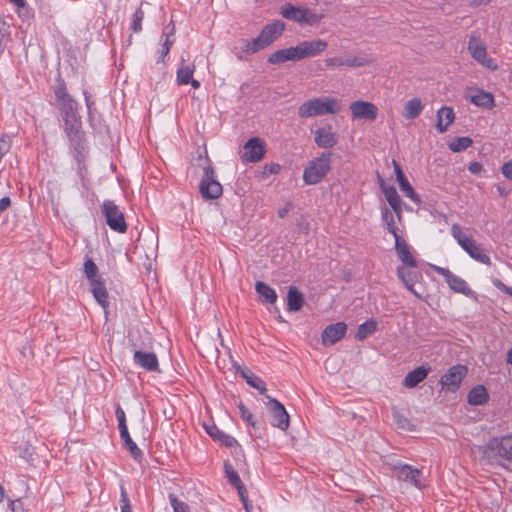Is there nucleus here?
Wrapping results in <instances>:
<instances>
[{"label": "nucleus", "instance_id": "obj_1", "mask_svg": "<svg viewBox=\"0 0 512 512\" xmlns=\"http://www.w3.org/2000/svg\"><path fill=\"white\" fill-rule=\"evenodd\" d=\"M327 47L328 43L323 39L302 41L294 47L280 49L271 53L267 61L270 64H281L286 61H300L305 58L320 55Z\"/></svg>", "mask_w": 512, "mask_h": 512}, {"label": "nucleus", "instance_id": "obj_2", "mask_svg": "<svg viewBox=\"0 0 512 512\" xmlns=\"http://www.w3.org/2000/svg\"><path fill=\"white\" fill-rule=\"evenodd\" d=\"M130 341L135 348L134 361L137 365L148 371H159L156 354L142 352L141 349L152 346V338L146 330H135L130 334Z\"/></svg>", "mask_w": 512, "mask_h": 512}, {"label": "nucleus", "instance_id": "obj_3", "mask_svg": "<svg viewBox=\"0 0 512 512\" xmlns=\"http://www.w3.org/2000/svg\"><path fill=\"white\" fill-rule=\"evenodd\" d=\"M340 110L341 105L338 99L328 96L314 97L303 102L298 107V116L302 119H306L328 114H337Z\"/></svg>", "mask_w": 512, "mask_h": 512}, {"label": "nucleus", "instance_id": "obj_4", "mask_svg": "<svg viewBox=\"0 0 512 512\" xmlns=\"http://www.w3.org/2000/svg\"><path fill=\"white\" fill-rule=\"evenodd\" d=\"M451 234L471 258L486 265L491 264V260L484 249L470 238L458 224L451 226Z\"/></svg>", "mask_w": 512, "mask_h": 512}, {"label": "nucleus", "instance_id": "obj_5", "mask_svg": "<svg viewBox=\"0 0 512 512\" xmlns=\"http://www.w3.org/2000/svg\"><path fill=\"white\" fill-rule=\"evenodd\" d=\"M331 169V153H322L311 160L303 172V180L308 185H316Z\"/></svg>", "mask_w": 512, "mask_h": 512}, {"label": "nucleus", "instance_id": "obj_6", "mask_svg": "<svg viewBox=\"0 0 512 512\" xmlns=\"http://www.w3.org/2000/svg\"><path fill=\"white\" fill-rule=\"evenodd\" d=\"M282 17L293 20L301 25L318 24L324 17L323 14L316 13L306 7H297L292 4H286L281 10Z\"/></svg>", "mask_w": 512, "mask_h": 512}, {"label": "nucleus", "instance_id": "obj_7", "mask_svg": "<svg viewBox=\"0 0 512 512\" xmlns=\"http://www.w3.org/2000/svg\"><path fill=\"white\" fill-rule=\"evenodd\" d=\"M485 454L503 459V465L512 471V435L491 439L485 447Z\"/></svg>", "mask_w": 512, "mask_h": 512}, {"label": "nucleus", "instance_id": "obj_8", "mask_svg": "<svg viewBox=\"0 0 512 512\" xmlns=\"http://www.w3.org/2000/svg\"><path fill=\"white\" fill-rule=\"evenodd\" d=\"M102 213L106 219L109 228L118 233H125L127 231V224L125 221L124 213L120 210L111 200H105L102 204Z\"/></svg>", "mask_w": 512, "mask_h": 512}, {"label": "nucleus", "instance_id": "obj_9", "mask_svg": "<svg viewBox=\"0 0 512 512\" xmlns=\"http://www.w3.org/2000/svg\"><path fill=\"white\" fill-rule=\"evenodd\" d=\"M64 131L75 150L83 149L84 135L80 118L76 113L63 115Z\"/></svg>", "mask_w": 512, "mask_h": 512}, {"label": "nucleus", "instance_id": "obj_10", "mask_svg": "<svg viewBox=\"0 0 512 512\" xmlns=\"http://www.w3.org/2000/svg\"><path fill=\"white\" fill-rule=\"evenodd\" d=\"M199 189L202 197L206 200L217 199L222 195V185L215 179V172L211 165L204 168Z\"/></svg>", "mask_w": 512, "mask_h": 512}, {"label": "nucleus", "instance_id": "obj_11", "mask_svg": "<svg viewBox=\"0 0 512 512\" xmlns=\"http://www.w3.org/2000/svg\"><path fill=\"white\" fill-rule=\"evenodd\" d=\"M468 51L472 58L485 68L495 71L498 69V64L492 58L487 57V50L485 44L476 36H471L468 42Z\"/></svg>", "mask_w": 512, "mask_h": 512}, {"label": "nucleus", "instance_id": "obj_12", "mask_svg": "<svg viewBox=\"0 0 512 512\" xmlns=\"http://www.w3.org/2000/svg\"><path fill=\"white\" fill-rule=\"evenodd\" d=\"M265 153V142L259 137H252L243 146L241 160L244 163H257L264 158Z\"/></svg>", "mask_w": 512, "mask_h": 512}, {"label": "nucleus", "instance_id": "obj_13", "mask_svg": "<svg viewBox=\"0 0 512 512\" xmlns=\"http://www.w3.org/2000/svg\"><path fill=\"white\" fill-rule=\"evenodd\" d=\"M354 120H367L373 122L378 117V107L369 101L357 100L349 105Z\"/></svg>", "mask_w": 512, "mask_h": 512}, {"label": "nucleus", "instance_id": "obj_14", "mask_svg": "<svg viewBox=\"0 0 512 512\" xmlns=\"http://www.w3.org/2000/svg\"><path fill=\"white\" fill-rule=\"evenodd\" d=\"M267 399V407L272 417V426L286 431L289 427L290 419L285 407L277 399L271 398L269 395H267Z\"/></svg>", "mask_w": 512, "mask_h": 512}, {"label": "nucleus", "instance_id": "obj_15", "mask_svg": "<svg viewBox=\"0 0 512 512\" xmlns=\"http://www.w3.org/2000/svg\"><path fill=\"white\" fill-rule=\"evenodd\" d=\"M371 63L372 60L355 55H347L345 57L333 56L325 59V65L328 68H337L342 66H346L349 68H359L370 65Z\"/></svg>", "mask_w": 512, "mask_h": 512}, {"label": "nucleus", "instance_id": "obj_16", "mask_svg": "<svg viewBox=\"0 0 512 512\" xmlns=\"http://www.w3.org/2000/svg\"><path fill=\"white\" fill-rule=\"evenodd\" d=\"M54 94H55L59 109L61 110L63 115L76 113L77 102L67 92V89H66V86H65V83L63 80L58 81V83L55 87V90H54Z\"/></svg>", "mask_w": 512, "mask_h": 512}, {"label": "nucleus", "instance_id": "obj_17", "mask_svg": "<svg viewBox=\"0 0 512 512\" xmlns=\"http://www.w3.org/2000/svg\"><path fill=\"white\" fill-rule=\"evenodd\" d=\"M433 269L445 278L447 284L453 291L462 293L465 296H472L474 294V292L468 287L465 280L454 275L449 269L439 266H433Z\"/></svg>", "mask_w": 512, "mask_h": 512}, {"label": "nucleus", "instance_id": "obj_18", "mask_svg": "<svg viewBox=\"0 0 512 512\" xmlns=\"http://www.w3.org/2000/svg\"><path fill=\"white\" fill-rule=\"evenodd\" d=\"M393 471L396 472L398 480L408 482L416 488H422L421 470L414 468L408 464H400L393 466Z\"/></svg>", "mask_w": 512, "mask_h": 512}, {"label": "nucleus", "instance_id": "obj_19", "mask_svg": "<svg viewBox=\"0 0 512 512\" xmlns=\"http://www.w3.org/2000/svg\"><path fill=\"white\" fill-rule=\"evenodd\" d=\"M467 374V367L464 365L452 366L447 373L441 377V384L450 391H455Z\"/></svg>", "mask_w": 512, "mask_h": 512}, {"label": "nucleus", "instance_id": "obj_20", "mask_svg": "<svg viewBox=\"0 0 512 512\" xmlns=\"http://www.w3.org/2000/svg\"><path fill=\"white\" fill-rule=\"evenodd\" d=\"M466 98L475 106L492 109L495 106L494 96L482 89L470 88L466 92Z\"/></svg>", "mask_w": 512, "mask_h": 512}, {"label": "nucleus", "instance_id": "obj_21", "mask_svg": "<svg viewBox=\"0 0 512 512\" xmlns=\"http://www.w3.org/2000/svg\"><path fill=\"white\" fill-rule=\"evenodd\" d=\"M314 134L315 143L320 148L329 149L334 147L338 142L337 135L333 131L331 124H326L316 129Z\"/></svg>", "mask_w": 512, "mask_h": 512}, {"label": "nucleus", "instance_id": "obj_22", "mask_svg": "<svg viewBox=\"0 0 512 512\" xmlns=\"http://www.w3.org/2000/svg\"><path fill=\"white\" fill-rule=\"evenodd\" d=\"M346 330L347 325L344 322L328 325L321 335L323 344L333 345L340 341L345 336Z\"/></svg>", "mask_w": 512, "mask_h": 512}, {"label": "nucleus", "instance_id": "obj_23", "mask_svg": "<svg viewBox=\"0 0 512 512\" xmlns=\"http://www.w3.org/2000/svg\"><path fill=\"white\" fill-rule=\"evenodd\" d=\"M380 188L387 202L391 206L392 210L395 212L397 218L400 220L402 215V201L399 194L397 193L396 188L394 186L386 185L382 179H380Z\"/></svg>", "mask_w": 512, "mask_h": 512}, {"label": "nucleus", "instance_id": "obj_24", "mask_svg": "<svg viewBox=\"0 0 512 512\" xmlns=\"http://www.w3.org/2000/svg\"><path fill=\"white\" fill-rule=\"evenodd\" d=\"M285 29V24L281 21H276L267 24L260 32V36L266 46H269L278 37H280Z\"/></svg>", "mask_w": 512, "mask_h": 512}, {"label": "nucleus", "instance_id": "obj_25", "mask_svg": "<svg viewBox=\"0 0 512 512\" xmlns=\"http://www.w3.org/2000/svg\"><path fill=\"white\" fill-rule=\"evenodd\" d=\"M395 239V250L399 259L402 261L404 266L415 268L416 260L409 250V246L405 240L400 236L394 237Z\"/></svg>", "mask_w": 512, "mask_h": 512}, {"label": "nucleus", "instance_id": "obj_26", "mask_svg": "<svg viewBox=\"0 0 512 512\" xmlns=\"http://www.w3.org/2000/svg\"><path fill=\"white\" fill-rule=\"evenodd\" d=\"M454 120H455L454 110L449 106L441 107L437 112L436 130L439 133L446 132Z\"/></svg>", "mask_w": 512, "mask_h": 512}, {"label": "nucleus", "instance_id": "obj_27", "mask_svg": "<svg viewBox=\"0 0 512 512\" xmlns=\"http://www.w3.org/2000/svg\"><path fill=\"white\" fill-rule=\"evenodd\" d=\"M428 372L429 369L425 368L424 366L417 367L405 376L402 382L403 386L406 388L416 387L427 377Z\"/></svg>", "mask_w": 512, "mask_h": 512}, {"label": "nucleus", "instance_id": "obj_28", "mask_svg": "<svg viewBox=\"0 0 512 512\" xmlns=\"http://www.w3.org/2000/svg\"><path fill=\"white\" fill-rule=\"evenodd\" d=\"M304 304L303 294L294 286L289 287L287 293V309L290 312L299 311Z\"/></svg>", "mask_w": 512, "mask_h": 512}, {"label": "nucleus", "instance_id": "obj_29", "mask_svg": "<svg viewBox=\"0 0 512 512\" xmlns=\"http://www.w3.org/2000/svg\"><path fill=\"white\" fill-rule=\"evenodd\" d=\"M423 108L424 106L419 98H412L406 102L403 116L405 119L413 120L421 114Z\"/></svg>", "mask_w": 512, "mask_h": 512}, {"label": "nucleus", "instance_id": "obj_30", "mask_svg": "<svg viewBox=\"0 0 512 512\" xmlns=\"http://www.w3.org/2000/svg\"><path fill=\"white\" fill-rule=\"evenodd\" d=\"M467 399L471 405H483L488 401L489 395L483 385H478L470 390Z\"/></svg>", "mask_w": 512, "mask_h": 512}, {"label": "nucleus", "instance_id": "obj_31", "mask_svg": "<svg viewBox=\"0 0 512 512\" xmlns=\"http://www.w3.org/2000/svg\"><path fill=\"white\" fill-rule=\"evenodd\" d=\"M207 433L215 440L219 441L221 444L225 445L226 447H232L234 446L237 441L235 438H233L230 435L225 434L222 432L217 426L212 425L206 427Z\"/></svg>", "mask_w": 512, "mask_h": 512}, {"label": "nucleus", "instance_id": "obj_32", "mask_svg": "<svg viewBox=\"0 0 512 512\" xmlns=\"http://www.w3.org/2000/svg\"><path fill=\"white\" fill-rule=\"evenodd\" d=\"M224 472L230 484L237 489L238 494H243V491H245V486L242 483L237 471L228 461L224 462Z\"/></svg>", "mask_w": 512, "mask_h": 512}, {"label": "nucleus", "instance_id": "obj_33", "mask_svg": "<svg viewBox=\"0 0 512 512\" xmlns=\"http://www.w3.org/2000/svg\"><path fill=\"white\" fill-rule=\"evenodd\" d=\"M255 290L265 302L274 304L277 301L276 291L268 284L262 281H257L255 284Z\"/></svg>", "mask_w": 512, "mask_h": 512}, {"label": "nucleus", "instance_id": "obj_34", "mask_svg": "<svg viewBox=\"0 0 512 512\" xmlns=\"http://www.w3.org/2000/svg\"><path fill=\"white\" fill-rule=\"evenodd\" d=\"M92 286V293L96 301L104 308L106 309L108 307V293L104 286V283L99 280L90 283Z\"/></svg>", "mask_w": 512, "mask_h": 512}, {"label": "nucleus", "instance_id": "obj_35", "mask_svg": "<svg viewBox=\"0 0 512 512\" xmlns=\"http://www.w3.org/2000/svg\"><path fill=\"white\" fill-rule=\"evenodd\" d=\"M194 71V64H188L182 60L180 66L177 69V83L180 85L189 84L190 78L193 76Z\"/></svg>", "mask_w": 512, "mask_h": 512}, {"label": "nucleus", "instance_id": "obj_36", "mask_svg": "<svg viewBox=\"0 0 512 512\" xmlns=\"http://www.w3.org/2000/svg\"><path fill=\"white\" fill-rule=\"evenodd\" d=\"M242 42L244 43L243 52L247 55L254 54L267 47L260 35L256 38L242 40Z\"/></svg>", "mask_w": 512, "mask_h": 512}, {"label": "nucleus", "instance_id": "obj_37", "mask_svg": "<svg viewBox=\"0 0 512 512\" xmlns=\"http://www.w3.org/2000/svg\"><path fill=\"white\" fill-rule=\"evenodd\" d=\"M241 376L245 379L246 383L249 386L257 389L261 394L266 393V391H267L266 385H265V382L261 378L254 375L251 372H247L244 370L241 371Z\"/></svg>", "mask_w": 512, "mask_h": 512}, {"label": "nucleus", "instance_id": "obj_38", "mask_svg": "<svg viewBox=\"0 0 512 512\" xmlns=\"http://www.w3.org/2000/svg\"><path fill=\"white\" fill-rule=\"evenodd\" d=\"M377 328V323L374 320H368L359 325L356 332V339L364 340L368 335L374 333Z\"/></svg>", "mask_w": 512, "mask_h": 512}, {"label": "nucleus", "instance_id": "obj_39", "mask_svg": "<svg viewBox=\"0 0 512 512\" xmlns=\"http://www.w3.org/2000/svg\"><path fill=\"white\" fill-rule=\"evenodd\" d=\"M473 141L470 137H456L449 142L448 147L453 152H461L472 145Z\"/></svg>", "mask_w": 512, "mask_h": 512}, {"label": "nucleus", "instance_id": "obj_40", "mask_svg": "<svg viewBox=\"0 0 512 512\" xmlns=\"http://www.w3.org/2000/svg\"><path fill=\"white\" fill-rule=\"evenodd\" d=\"M399 188L402 191V193L408 197L410 200H412L416 204L421 203V199L419 195L414 191L412 185L409 183L407 178L403 181L398 182Z\"/></svg>", "mask_w": 512, "mask_h": 512}, {"label": "nucleus", "instance_id": "obj_41", "mask_svg": "<svg viewBox=\"0 0 512 512\" xmlns=\"http://www.w3.org/2000/svg\"><path fill=\"white\" fill-rule=\"evenodd\" d=\"M382 220L385 223L388 232H390L393 235V237L399 236L397 228L394 223V216L387 207H384L382 209Z\"/></svg>", "mask_w": 512, "mask_h": 512}, {"label": "nucleus", "instance_id": "obj_42", "mask_svg": "<svg viewBox=\"0 0 512 512\" xmlns=\"http://www.w3.org/2000/svg\"><path fill=\"white\" fill-rule=\"evenodd\" d=\"M84 273H85L86 277L88 278V280L90 281V283L100 280L97 277L98 267L96 266V264L93 262L92 259H87L85 261Z\"/></svg>", "mask_w": 512, "mask_h": 512}, {"label": "nucleus", "instance_id": "obj_43", "mask_svg": "<svg viewBox=\"0 0 512 512\" xmlns=\"http://www.w3.org/2000/svg\"><path fill=\"white\" fill-rule=\"evenodd\" d=\"M409 268L410 267H407V266L405 267L404 265L403 266H399L397 268L398 277L403 282H404V279H406V277L410 278L411 282H416L419 273L417 271L411 270Z\"/></svg>", "mask_w": 512, "mask_h": 512}, {"label": "nucleus", "instance_id": "obj_44", "mask_svg": "<svg viewBox=\"0 0 512 512\" xmlns=\"http://www.w3.org/2000/svg\"><path fill=\"white\" fill-rule=\"evenodd\" d=\"M122 440L124 441L125 443V446L126 448L130 451V453L134 456V457H139L141 456L142 452L141 450L137 447V445L133 442V440L131 439L129 433H127V436H121Z\"/></svg>", "mask_w": 512, "mask_h": 512}, {"label": "nucleus", "instance_id": "obj_45", "mask_svg": "<svg viewBox=\"0 0 512 512\" xmlns=\"http://www.w3.org/2000/svg\"><path fill=\"white\" fill-rule=\"evenodd\" d=\"M144 18V12L141 8H138L133 15V23L131 29L134 32H140L142 30V21Z\"/></svg>", "mask_w": 512, "mask_h": 512}, {"label": "nucleus", "instance_id": "obj_46", "mask_svg": "<svg viewBox=\"0 0 512 512\" xmlns=\"http://www.w3.org/2000/svg\"><path fill=\"white\" fill-rule=\"evenodd\" d=\"M238 408L240 410L241 417L252 427L255 428L256 422L253 420V414L247 409V407L242 402L238 404Z\"/></svg>", "mask_w": 512, "mask_h": 512}, {"label": "nucleus", "instance_id": "obj_47", "mask_svg": "<svg viewBox=\"0 0 512 512\" xmlns=\"http://www.w3.org/2000/svg\"><path fill=\"white\" fill-rule=\"evenodd\" d=\"M170 502L174 512H188V505L182 501H179L176 496L170 495Z\"/></svg>", "mask_w": 512, "mask_h": 512}, {"label": "nucleus", "instance_id": "obj_48", "mask_svg": "<svg viewBox=\"0 0 512 512\" xmlns=\"http://www.w3.org/2000/svg\"><path fill=\"white\" fill-rule=\"evenodd\" d=\"M121 512H131L130 502L124 487H121Z\"/></svg>", "mask_w": 512, "mask_h": 512}, {"label": "nucleus", "instance_id": "obj_49", "mask_svg": "<svg viewBox=\"0 0 512 512\" xmlns=\"http://www.w3.org/2000/svg\"><path fill=\"white\" fill-rule=\"evenodd\" d=\"M501 172L506 179L512 181V160L502 165Z\"/></svg>", "mask_w": 512, "mask_h": 512}, {"label": "nucleus", "instance_id": "obj_50", "mask_svg": "<svg viewBox=\"0 0 512 512\" xmlns=\"http://www.w3.org/2000/svg\"><path fill=\"white\" fill-rule=\"evenodd\" d=\"M392 164H393L397 182L405 180L406 177L401 169L400 164L396 160H393Z\"/></svg>", "mask_w": 512, "mask_h": 512}, {"label": "nucleus", "instance_id": "obj_51", "mask_svg": "<svg viewBox=\"0 0 512 512\" xmlns=\"http://www.w3.org/2000/svg\"><path fill=\"white\" fill-rule=\"evenodd\" d=\"M10 507L12 512H25L23 503L21 502L20 499L11 501Z\"/></svg>", "mask_w": 512, "mask_h": 512}, {"label": "nucleus", "instance_id": "obj_52", "mask_svg": "<svg viewBox=\"0 0 512 512\" xmlns=\"http://www.w3.org/2000/svg\"><path fill=\"white\" fill-rule=\"evenodd\" d=\"M468 170L472 174H479L483 170V166L480 162H471L468 166Z\"/></svg>", "mask_w": 512, "mask_h": 512}, {"label": "nucleus", "instance_id": "obj_53", "mask_svg": "<svg viewBox=\"0 0 512 512\" xmlns=\"http://www.w3.org/2000/svg\"><path fill=\"white\" fill-rule=\"evenodd\" d=\"M83 95L85 98V103H86L88 113L91 114V109H92V106L94 105V101L91 99V94L87 90L83 91Z\"/></svg>", "mask_w": 512, "mask_h": 512}, {"label": "nucleus", "instance_id": "obj_54", "mask_svg": "<svg viewBox=\"0 0 512 512\" xmlns=\"http://www.w3.org/2000/svg\"><path fill=\"white\" fill-rule=\"evenodd\" d=\"M414 284H415V282H411L410 278L406 277V279H404V285L406 286V288L410 292H412L416 297L421 298V295L418 292H416V290L414 289Z\"/></svg>", "mask_w": 512, "mask_h": 512}, {"label": "nucleus", "instance_id": "obj_55", "mask_svg": "<svg viewBox=\"0 0 512 512\" xmlns=\"http://www.w3.org/2000/svg\"><path fill=\"white\" fill-rule=\"evenodd\" d=\"M239 496H240V499L243 503V506H244L246 512H251L250 511L251 505L248 503L247 490L245 489V491H243V494H239Z\"/></svg>", "mask_w": 512, "mask_h": 512}, {"label": "nucleus", "instance_id": "obj_56", "mask_svg": "<svg viewBox=\"0 0 512 512\" xmlns=\"http://www.w3.org/2000/svg\"><path fill=\"white\" fill-rule=\"evenodd\" d=\"M11 205V200L9 197H3L0 199V212L6 210Z\"/></svg>", "mask_w": 512, "mask_h": 512}, {"label": "nucleus", "instance_id": "obj_57", "mask_svg": "<svg viewBox=\"0 0 512 512\" xmlns=\"http://www.w3.org/2000/svg\"><path fill=\"white\" fill-rule=\"evenodd\" d=\"M118 427H119V431H120V436H127V433H129V432H128V429H127L126 420L125 421H119L118 422Z\"/></svg>", "mask_w": 512, "mask_h": 512}, {"label": "nucleus", "instance_id": "obj_58", "mask_svg": "<svg viewBox=\"0 0 512 512\" xmlns=\"http://www.w3.org/2000/svg\"><path fill=\"white\" fill-rule=\"evenodd\" d=\"M116 417H117L118 422L126 420L125 412L123 411V409L120 406H118L116 408Z\"/></svg>", "mask_w": 512, "mask_h": 512}, {"label": "nucleus", "instance_id": "obj_59", "mask_svg": "<svg viewBox=\"0 0 512 512\" xmlns=\"http://www.w3.org/2000/svg\"><path fill=\"white\" fill-rule=\"evenodd\" d=\"M491 0H470V6L478 7L481 5H487Z\"/></svg>", "mask_w": 512, "mask_h": 512}, {"label": "nucleus", "instance_id": "obj_60", "mask_svg": "<svg viewBox=\"0 0 512 512\" xmlns=\"http://www.w3.org/2000/svg\"><path fill=\"white\" fill-rule=\"evenodd\" d=\"M495 285L499 287L502 291H505L506 293L512 296V288L505 286L500 281L495 282Z\"/></svg>", "mask_w": 512, "mask_h": 512}, {"label": "nucleus", "instance_id": "obj_61", "mask_svg": "<svg viewBox=\"0 0 512 512\" xmlns=\"http://www.w3.org/2000/svg\"><path fill=\"white\" fill-rule=\"evenodd\" d=\"M290 210V205H286L278 210V216L284 218Z\"/></svg>", "mask_w": 512, "mask_h": 512}, {"label": "nucleus", "instance_id": "obj_62", "mask_svg": "<svg viewBox=\"0 0 512 512\" xmlns=\"http://www.w3.org/2000/svg\"><path fill=\"white\" fill-rule=\"evenodd\" d=\"M280 169H281V167L277 163H272L269 165V171L273 174L279 173Z\"/></svg>", "mask_w": 512, "mask_h": 512}, {"label": "nucleus", "instance_id": "obj_63", "mask_svg": "<svg viewBox=\"0 0 512 512\" xmlns=\"http://www.w3.org/2000/svg\"><path fill=\"white\" fill-rule=\"evenodd\" d=\"M17 8H24L26 6V0H9Z\"/></svg>", "mask_w": 512, "mask_h": 512}, {"label": "nucleus", "instance_id": "obj_64", "mask_svg": "<svg viewBox=\"0 0 512 512\" xmlns=\"http://www.w3.org/2000/svg\"><path fill=\"white\" fill-rule=\"evenodd\" d=\"M397 424L401 428H406V425H409V421L406 418H398Z\"/></svg>", "mask_w": 512, "mask_h": 512}]
</instances>
